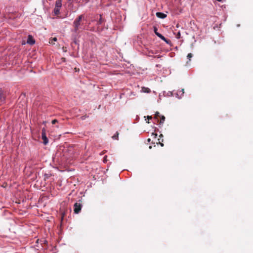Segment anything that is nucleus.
Masks as SVG:
<instances>
[{
    "instance_id": "b1692460",
    "label": "nucleus",
    "mask_w": 253,
    "mask_h": 253,
    "mask_svg": "<svg viewBox=\"0 0 253 253\" xmlns=\"http://www.w3.org/2000/svg\"><path fill=\"white\" fill-rule=\"evenodd\" d=\"M147 118L148 119V120H151V119H152V117L150 116H147Z\"/></svg>"
},
{
    "instance_id": "c85d7f7f",
    "label": "nucleus",
    "mask_w": 253,
    "mask_h": 253,
    "mask_svg": "<svg viewBox=\"0 0 253 253\" xmlns=\"http://www.w3.org/2000/svg\"><path fill=\"white\" fill-rule=\"evenodd\" d=\"M161 146H163L164 144L163 143H161Z\"/></svg>"
},
{
    "instance_id": "412c9836",
    "label": "nucleus",
    "mask_w": 253,
    "mask_h": 253,
    "mask_svg": "<svg viewBox=\"0 0 253 253\" xmlns=\"http://www.w3.org/2000/svg\"><path fill=\"white\" fill-rule=\"evenodd\" d=\"M167 43L168 44H170L171 43V42L170 40H168L167 39H166V41H164Z\"/></svg>"
},
{
    "instance_id": "f257e3e1",
    "label": "nucleus",
    "mask_w": 253,
    "mask_h": 253,
    "mask_svg": "<svg viewBox=\"0 0 253 253\" xmlns=\"http://www.w3.org/2000/svg\"><path fill=\"white\" fill-rule=\"evenodd\" d=\"M84 19V14H81L77 17L74 21L73 26L74 27L72 31L75 33H78L80 29L82 28L84 24L82 21Z\"/></svg>"
},
{
    "instance_id": "f3484780",
    "label": "nucleus",
    "mask_w": 253,
    "mask_h": 253,
    "mask_svg": "<svg viewBox=\"0 0 253 253\" xmlns=\"http://www.w3.org/2000/svg\"><path fill=\"white\" fill-rule=\"evenodd\" d=\"M112 138L114 140H118V138H119L118 132H116V133L112 136Z\"/></svg>"
},
{
    "instance_id": "c756f323",
    "label": "nucleus",
    "mask_w": 253,
    "mask_h": 253,
    "mask_svg": "<svg viewBox=\"0 0 253 253\" xmlns=\"http://www.w3.org/2000/svg\"><path fill=\"white\" fill-rule=\"evenodd\" d=\"M161 96H162V94H161H161H159V97H161Z\"/></svg>"
},
{
    "instance_id": "39448f33",
    "label": "nucleus",
    "mask_w": 253,
    "mask_h": 253,
    "mask_svg": "<svg viewBox=\"0 0 253 253\" xmlns=\"http://www.w3.org/2000/svg\"><path fill=\"white\" fill-rule=\"evenodd\" d=\"M82 205L81 203H76L74 205V211L75 213H79L81 211Z\"/></svg>"
},
{
    "instance_id": "4be33fe9",
    "label": "nucleus",
    "mask_w": 253,
    "mask_h": 253,
    "mask_svg": "<svg viewBox=\"0 0 253 253\" xmlns=\"http://www.w3.org/2000/svg\"><path fill=\"white\" fill-rule=\"evenodd\" d=\"M74 42L76 44H78V41L76 39V38L75 37L74 39Z\"/></svg>"
},
{
    "instance_id": "a878e982",
    "label": "nucleus",
    "mask_w": 253,
    "mask_h": 253,
    "mask_svg": "<svg viewBox=\"0 0 253 253\" xmlns=\"http://www.w3.org/2000/svg\"><path fill=\"white\" fill-rule=\"evenodd\" d=\"M52 40L53 41H57V38H54Z\"/></svg>"
},
{
    "instance_id": "5701e85b",
    "label": "nucleus",
    "mask_w": 253,
    "mask_h": 253,
    "mask_svg": "<svg viewBox=\"0 0 253 253\" xmlns=\"http://www.w3.org/2000/svg\"><path fill=\"white\" fill-rule=\"evenodd\" d=\"M57 122V120L54 119V120L52 121V124H55Z\"/></svg>"
},
{
    "instance_id": "aec40b11",
    "label": "nucleus",
    "mask_w": 253,
    "mask_h": 253,
    "mask_svg": "<svg viewBox=\"0 0 253 253\" xmlns=\"http://www.w3.org/2000/svg\"><path fill=\"white\" fill-rule=\"evenodd\" d=\"M158 29L156 27H154V31L155 34L156 35V33H159L158 32Z\"/></svg>"
},
{
    "instance_id": "2eb2a0df",
    "label": "nucleus",
    "mask_w": 253,
    "mask_h": 253,
    "mask_svg": "<svg viewBox=\"0 0 253 253\" xmlns=\"http://www.w3.org/2000/svg\"><path fill=\"white\" fill-rule=\"evenodd\" d=\"M103 21H104V20L102 19L101 15H100V18L97 22V25H99L102 24V23L103 22Z\"/></svg>"
},
{
    "instance_id": "393cba45",
    "label": "nucleus",
    "mask_w": 253,
    "mask_h": 253,
    "mask_svg": "<svg viewBox=\"0 0 253 253\" xmlns=\"http://www.w3.org/2000/svg\"><path fill=\"white\" fill-rule=\"evenodd\" d=\"M152 135H154V137H156V136H157V133H152Z\"/></svg>"
},
{
    "instance_id": "7ed1b4c3",
    "label": "nucleus",
    "mask_w": 253,
    "mask_h": 253,
    "mask_svg": "<svg viewBox=\"0 0 253 253\" xmlns=\"http://www.w3.org/2000/svg\"><path fill=\"white\" fill-rule=\"evenodd\" d=\"M158 117L160 118V120L159 122L160 125H162L165 122V117L164 116H160V113L159 112H156V114L155 115V117H154V119L156 121L159 122Z\"/></svg>"
},
{
    "instance_id": "7c9ffc66",
    "label": "nucleus",
    "mask_w": 253,
    "mask_h": 253,
    "mask_svg": "<svg viewBox=\"0 0 253 253\" xmlns=\"http://www.w3.org/2000/svg\"><path fill=\"white\" fill-rule=\"evenodd\" d=\"M216 0L218 1H222V0Z\"/></svg>"
},
{
    "instance_id": "473e14b6",
    "label": "nucleus",
    "mask_w": 253,
    "mask_h": 253,
    "mask_svg": "<svg viewBox=\"0 0 253 253\" xmlns=\"http://www.w3.org/2000/svg\"><path fill=\"white\" fill-rule=\"evenodd\" d=\"M40 109H41V110L43 109L42 106L41 107V108Z\"/></svg>"
},
{
    "instance_id": "ddd939ff",
    "label": "nucleus",
    "mask_w": 253,
    "mask_h": 253,
    "mask_svg": "<svg viewBox=\"0 0 253 253\" xmlns=\"http://www.w3.org/2000/svg\"><path fill=\"white\" fill-rule=\"evenodd\" d=\"M141 91L142 92H144V93H150V92H151V89L149 88L146 87H144V86H143V87H141Z\"/></svg>"
},
{
    "instance_id": "2f4dec72",
    "label": "nucleus",
    "mask_w": 253,
    "mask_h": 253,
    "mask_svg": "<svg viewBox=\"0 0 253 253\" xmlns=\"http://www.w3.org/2000/svg\"><path fill=\"white\" fill-rule=\"evenodd\" d=\"M82 120H84V117H82Z\"/></svg>"
},
{
    "instance_id": "4468645a",
    "label": "nucleus",
    "mask_w": 253,
    "mask_h": 253,
    "mask_svg": "<svg viewBox=\"0 0 253 253\" xmlns=\"http://www.w3.org/2000/svg\"><path fill=\"white\" fill-rule=\"evenodd\" d=\"M60 9L59 8L54 7V13L55 15H58L60 13Z\"/></svg>"
},
{
    "instance_id": "dca6fc26",
    "label": "nucleus",
    "mask_w": 253,
    "mask_h": 253,
    "mask_svg": "<svg viewBox=\"0 0 253 253\" xmlns=\"http://www.w3.org/2000/svg\"><path fill=\"white\" fill-rule=\"evenodd\" d=\"M156 35L163 41H166V38L160 33H156Z\"/></svg>"
},
{
    "instance_id": "20e7f679",
    "label": "nucleus",
    "mask_w": 253,
    "mask_h": 253,
    "mask_svg": "<svg viewBox=\"0 0 253 253\" xmlns=\"http://www.w3.org/2000/svg\"><path fill=\"white\" fill-rule=\"evenodd\" d=\"M7 95V92L4 91L1 88H0V103L4 102Z\"/></svg>"
},
{
    "instance_id": "0eeeda50",
    "label": "nucleus",
    "mask_w": 253,
    "mask_h": 253,
    "mask_svg": "<svg viewBox=\"0 0 253 253\" xmlns=\"http://www.w3.org/2000/svg\"><path fill=\"white\" fill-rule=\"evenodd\" d=\"M184 89H181L180 90H178L176 93H174L176 97L178 99H181L184 95Z\"/></svg>"
},
{
    "instance_id": "6e6552de",
    "label": "nucleus",
    "mask_w": 253,
    "mask_h": 253,
    "mask_svg": "<svg viewBox=\"0 0 253 253\" xmlns=\"http://www.w3.org/2000/svg\"><path fill=\"white\" fill-rule=\"evenodd\" d=\"M27 43L29 44H30V45H32V44H34L35 43V41L34 39V38L32 37V36H31V35H29L28 36V39H27Z\"/></svg>"
},
{
    "instance_id": "6ab92c4d",
    "label": "nucleus",
    "mask_w": 253,
    "mask_h": 253,
    "mask_svg": "<svg viewBox=\"0 0 253 253\" xmlns=\"http://www.w3.org/2000/svg\"><path fill=\"white\" fill-rule=\"evenodd\" d=\"M181 37V34H180V32H178L176 35V38L177 39H179Z\"/></svg>"
},
{
    "instance_id": "9b49d317",
    "label": "nucleus",
    "mask_w": 253,
    "mask_h": 253,
    "mask_svg": "<svg viewBox=\"0 0 253 253\" xmlns=\"http://www.w3.org/2000/svg\"><path fill=\"white\" fill-rule=\"evenodd\" d=\"M40 100V97H37L35 99L34 103V106L40 107L41 105V103H39Z\"/></svg>"
},
{
    "instance_id": "1a4fd4ad",
    "label": "nucleus",
    "mask_w": 253,
    "mask_h": 253,
    "mask_svg": "<svg viewBox=\"0 0 253 253\" xmlns=\"http://www.w3.org/2000/svg\"><path fill=\"white\" fill-rule=\"evenodd\" d=\"M156 15L157 17L161 19H164L166 18L167 16L166 14L161 12H157Z\"/></svg>"
},
{
    "instance_id": "9d476101",
    "label": "nucleus",
    "mask_w": 253,
    "mask_h": 253,
    "mask_svg": "<svg viewBox=\"0 0 253 253\" xmlns=\"http://www.w3.org/2000/svg\"><path fill=\"white\" fill-rule=\"evenodd\" d=\"M163 95L165 97L172 96L173 95V93L172 91H169L168 92L164 91L162 92Z\"/></svg>"
},
{
    "instance_id": "f8f14e48",
    "label": "nucleus",
    "mask_w": 253,
    "mask_h": 253,
    "mask_svg": "<svg viewBox=\"0 0 253 253\" xmlns=\"http://www.w3.org/2000/svg\"><path fill=\"white\" fill-rule=\"evenodd\" d=\"M62 6V0H57L55 1V7L60 8Z\"/></svg>"
},
{
    "instance_id": "72a5a7b5",
    "label": "nucleus",
    "mask_w": 253,
    "mask_h": 253,
    "mask_svg": "<svg viewBox=\"0 0 253 253\" xmlns=\"http://www.w3.org/2000/svg\"><path fill=\"white\" fill-rule=\"evenodd\" d=\"M69 1H71L72 0H68Z\"/></svg>"
},
{
    "instance_id": "bb28decb",
    "label": "nucleus",
    "mask_w": 253,
    "mask_h": 253,
    "mask_svg": "<svg viewBox=\"0 0 253 253\" xmlns=\"http://www.w3.org/2000/svg\"><path fill=\"white\" fill-rule=\"evenodd\" d=\"M149 53L153 54L154 52L152 51H149Z\"/></svg>"
},
{
    "instance_id": "cd10ccee",
    "label": "nucleus",
    "mask_w": 253,
    "mask_h": 253,
    "mask_svg": "<svg viewBox=\"0 0 253 253\" xmlns=\"http://www.w3.org/2000/svg\"><path fill=\"white\" fill-rule=\"evenodd\" d=\"M150 140H151V139L150 138H148V140H147L148 142H150Z\"/></svg>"
},
{
    "instance_id": "423d86ee",
    "label": "nucleus",
    "mask_w": 253,
    "mask_h": 253,
    "mask_svg": "<svg viewBox=\"0 0 253 253\" xmlns=\"http://www.w3.org/2000/svg\"><path fill=\"white\" fill-rule=\"evenodd\" d=\"M42 139L43 141L44 144L46 145V144H47L48 143V138H47V137L46 136L45 130L44 128H43L42 129Z\"/></svg>"
},
{
    "instance_id": "a211bd4d",
    "label": "nucleus",
    "mask_w": 253,
    "mask_h": 253,
    "mask_svg": "<svg viewBox=\"0 0 253 253\" xmlns=\"http://www.w3.org/2000/svg\"><path fill=\"white\" fill-rule=\"evenodd\" d=\"M187 57V58L189 59V60H190L191 58H192L193 57V54L191 53H189L188 54Z\"/></svg>"
},
{
    "instance_id": "f03ea898",
    "label": "nucleus",
    "mask_w": 253,
    "mask_h": 253,
    "mask_svg": "<svg viewBox=\"0 0 253 253\" xmlns=\"http://www.w3.org/2000/svg\"><path fill=\"white\" fill-rule=\"evenodd\" d=\"M25 94H21L18 98V102L17 105V110L22 111L27 110V103L25 99Z\"/></svg>"
}]
</instances>
